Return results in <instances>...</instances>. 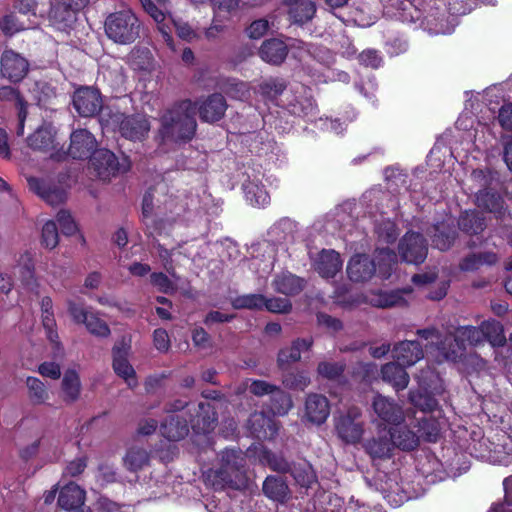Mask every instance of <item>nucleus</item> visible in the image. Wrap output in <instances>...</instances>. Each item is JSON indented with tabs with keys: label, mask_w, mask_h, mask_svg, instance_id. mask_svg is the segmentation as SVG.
Returning a JSON list of instances; mask_svg holds the SVG:
<instances>
[{
	"label": "nucleus",
	"mask_w": 512,
	"mask_h": 512,
	"mask_svg": "<svg viewBox=\"0 0 512 512\" xmlns=\"http://www.w3.org/2000/svg\"><path fill=\"white\" fill-rule=\"evenodd\" d=\"M129 352L130 345L125 342L113 348V370L130 388H134L138 385V381L136 372L128 360Z\"/></svg>",
	"instance_id": "obj_18"
},
{
	"label": "nucleus",
	"mask_w": 512,
	"mask_h": 512,
	"mask_svg": "<svg viewBox=\"0 0 512 512\" xmlns=\"http://www.w3.org/2000/svg\"><path fill=\"white\" fill-rule=\"evenodd\" d=\"M294 223L290 219H281L269 230V235L277 242H285L292 238Z\"/></svg>",
	"instance_id": "obj_54"
},
{
	"label": "nucleus",
	"mask_w": 512,
	"mask_h": 512,
	"mask_svg": "<svg viewBox=\"0 0 512 512\" xmlns=\"http://www.w3.org/2000/svg\"><path fill=\"white\" fill-rule=\"evenodd\" d=\"M29 69L28 61L13 50H5L1 56V74L12 82L22 80Z\"/></svg>",
	"instance_id": "obj_19"
},
{
	"label": "nucleus",
	"mask_w": 512,
	"mask_h": 512,
	"mask_svg": "<svg viewBox=\"0 0 512 512\" xmlns=\"http://www.w3.org/2000/svg\"><path fill=\"white\" fill-rule=\"evenodd\" d=\"M216 413L210 402H199L196 415L190 420L192 428L197 433H209L215 428Z\"/></svg>",
	"instance_id": "obj_25"
},
{
	"label": "nucleus",
	"mask_w": 512,
	"mask_h": 512,
	"mask_svg": "<svg viewBox=\"0 0 512 512\" xmlns=\"http://www.w3.org/2000/svg\"><path fill=\"white\" fill-rule=\"evenodd\" d=\"M246 200L252 206H266L270 202V196L257 180H248L243 183Z\"/></svg>",
	"instance_id": "obj_38"
},
{
	"label": "nucleus",
	"mask_w": 512,
	"mask_h": 512,
	"mask_svg": "<svg viewBox=\"0 0 512 512\" xmlns=\"http://www.w3.org/2000/svg\"><path fill=\"white\" fill-rule=\"evenodd\" d=\"M304 286V279L290 272H282L273 280V287L275 291L287 296L300 293Z\"/></svg>",
	"instance_id": "obj_33"
},
{
	"label": "nucleus",
	"mask_w": 512,
	"mask_h": 512,
	"mask_svg": "<svg viewBox=\"0 0 512 512\" xmlns=\"http://www.w3.org/2000/svg\"><path fill=\"white\" fill-rule=\"evenodd\" d=\"M498 257L493 252L471 254L465 257L460 263V269L463 271H474L482 265H492L496 263Z\"/></svg>",
	"instance_id": "obj_48"
},
{
	"label": "nucleus",
	"mask_w": 512,
	"mask_h": 512,
	"mask_svg": "<svg viewBox=\"0 0 512 512\" xmlns=\"http://www.w3.org/2000/svg\"><path fill=\"white\" fill-rule=\"evenodd\" d=\"M288 491V486L281 477L268 476L263 483L264 494L275 501H283Z\"/></svg>",
	"instance_id": "obj_44"
},
{
	"label": "nucleus",
	"mask_w": 512,
	"mask_h": 512,
	"mask_svg": "<svg viewBox=\"0 0 512 512\" xmlns=\"http://www.w3.org/2000/svg\"><path fill=\"white\" fill-rule=\"evenodd\" d=\"M89 163L95 175L104 181L125 173L130 167L126 157L118 159L112 151L105 148L96 149L90 157Z\"/></svg>",
	"instance_id": "obj_8"
},
{
	"label": "nucleus",
	"mask_w": 512,
	"mask_h": 512,
	"mask_svg": "<svg viewBox=\"0 0 512 512\" xmlns=\"http://www.w3.org/2000/svg\"><path fill=\"white\" fill-rule=\"evenodd\" d=\"M160 432L170 441H179L189 432L188 422L182 414H170L160 425Z\"/></svg>",
	"instance_id": "obj_26"
},
{
	"label": "nucleus",
	"mask_w": 512,
	"mask_h": 512,
	"mask_svg": "<svg viewBox=\"0 0 512 512\" xmlns=\"http://www.w3.org/2000/svg\"><path fill=\"white\" fill-rule=\"evenodd\" d=\"M376 232L379 239L386 243L394 242L399 234L395 224L389 220L378 224Z\"/></svg>",
	"instance_id": "obj_63"
},
{
	"label": "nucleus",
	"mask_w": 512,
	"mask_h": 512,
	"mask_svg": "<svg viewBox=\"0 0 512 512\" xmlns=\"http://www.w3.org/2000/svg\"><path fill=\"white\" fill-rule=\"evenodd\" d=\"M312 339H297L290 347L279 351L277 363L281 369H285L291 363L297 362L301 358V353L312 347Z\"/></svg>",
	"instance_id": "obj_31"
},
{
	"label": "nucleus",
	"mask_w": 512,
	"mask_h": 512,
	"mask_svg": "<svg viewBox=\"0 0 512 512\" xmlns=\"http://www.w3.org/2000/svg\"><path fill=\"white\" fill-rule=\"evenodd\" d=\"M381 375L383 381L393 386L396 391L404 390L409 383V375L405 368L395 362L382 366Z\"/></svg>",
	"instance_id": "obj_32"
},
{
	"label": "nucleus",
	"mask_w": 512,
	"mask_h": 512,
	"mask_svg": "<svg viewBox=\"0 0 512 512\" xmlns=\"http://www.w3.org/2000/svg\"><path fill=\"white\" fill-rule=\"evenodd\" d=\"M36 26L37 23L33 21L24 23L14 12L7 13L0 19V29L6 36H12L26 29H34Z\"/></svg>",
	"instance_id": "obj_42"
},
{
	"label": "nucleus",
	"mask_w": 512,
	"mask_h": 512,
	"mask_svg": "<svg viewBox=\"0 0 512 512\" xmlns=\"http://www.w3.org/2000/svg\"><path fill=\"white\" fill-rule=\"evenodd\" d=\"M394 4L398 5L399 12L397 13V17L402 22H410L413 23L419 19V12L413 6V4L408 0H395Z\"/></svg>",
	"instance_id": "obj_60"
},
{
	"label": "nucleus",
	"mask_w": 512,
	"mask_h": 512,
	"mask_svg": "<svg viewBox=\"0 0 512 512\" xmlns=\"http://www.w3.org/2000/svg\"><path fill=\"white\" fill-rule=\"evenodd\" d=\"M409 401L423 413L425 411H433L437 406V402L432 396L420 390H411L409 392Z\"/></svg>",
	"instance_id": "obj_55"
},
{
	"label": "nucleus",
	"mask_w": 512,
	"mask_h": 512,
	"mask_svg": "<svg viewBox=\"0 0 512 512\" xmlns=\"http://www.w3.org/2000/svg\"><path fill=\"white\" fill-rule=\"evenodd\" d=\"M244 457L241 452L225 450L220 457V465L206 473V482L214 489L226 487L240 489L246 484Z\"/></svg>",
	"instance_id": "obj_3"
},
{
	"label": "nucleus",
	"mask_w": 512,
	"mask_h": 512,
	"mask_svg": "<svg viewBox=\"0 0 512 512\" xmlns=\"http://www.w3.org/2000/svg\"><path fill=\"white\" fill-rule=\"evenodd\" d=\"M282 382L288 389L304 390L310 384V378L304 372H290L283 376Z\"/></svg>",
	"instance_id": "obj_58"
},
{
	"label": "nucleus",
	"mask_w": 512,
	"mask_h": 512,
	"mask_svg": "<svg viewBox=\"0 0 512 512\" xmlns=\"http://www.w3.org/2000/svg\"><path fill=\"white\" fill-rule=\"evenodd\" d=\"M370 304L380 308H390L395 306H403L406 300L400 291L383 292L373 294L369 299Z\"/></svg>",
	"instance_id": "obj_47"
},
{
	"label": "nucleus",
	"mask_w": 512,
	"mask_h": 512,
	"mask_svg": "<svg viewBox=\"0 0 512 512\" xmlns=\"http://www.w3.org/2000/svg\"><path fill=\"white\" fill-rule=\"evenodd\" d=\"M417 334L425 340H431L439 351V362L446 360L458 362L465 355L467 346H478L484 343L481 327L463 326L457 328L450 336L441 340L440 333L435 328L418 330Z\"/></svg>",
	"instance_id": "obj_1"
},
{
	"label": "nucleus",
	"mask_w": 512,
	"mask_h": 512,
	"mask_svg": "<svg viewBox=\"0 0 512 512\" xmlns=\"http://www.w3.org/2000/svg\"><path fill=\"white\" fill-rule=\"evenodd\" d=\"M477 205L493 213L497 218H501L505 214L504 200L497 193L484 190L477 194Z\"/></svg>",
	"instance_id": "obj_36"
},
{
	"label": "nucleus",
	"mask_w": 512,
	"mask_h": 512,
	"mask_svg": "<svg viewBox=\"0 0 512 512\" xmlns=\"http://www.w3.org/2000/svg\"><path fill=\"white\" fill-rule=\"evenodd\" d=\"M88 3L89 0H51V25L58 30H65L76 20V13Z\"/></svg>",
	"instance_id": "obj_11"
},
{
	"label": "nucleus",
	"mask_w": 512,
	"mask_h": 512,
	"mask_svg": "<svg viewBox=\"0 0 512 512\" xmlns=\"http://www.w3.org/2000/svg\"><path fill=\"white\" fill-rule=\"evenodd\" d=\"M144 10L156 22L163 39L170 44L172 41V26L175 27L178 36L190 41L195 37V32L184 22L172 18L167 0H140Z\"/></svg>",
	"instance_id": "obj_6"
},
{
	"label": "nucleus",
	"mask_w": 512,
	"mask_h": 512,
	"mask_svg": "<svg viewBox=\"0 0 512 512\" xmlns=\"http://www.w3.org/2000/svg\"><path fill=\"white\" fill-rule=\"evenodd\" d=\"M435 233L432 236L433 246L441 251L448 250L454 243L456 232L448 222H442L434 227Z\"/></svg>",
	"instance_id": "obj_41"
},
{
	"label": "nucleus",
	"mask_w": 512,
	"mask_h": 512,
	"mask_svg": "<svg viewBox=\"0 0 512 512\" xmlns=\"http://www.w3.org/2000/svg\"><path fill=\"white\" fill-rule=\"evenodd\" d=\"M250 433L259 440L272 439L277 435L278 425L273 418L264 412H255L248 419Z\"/></svg>",
	"instance_id": "obj_22"
},
{
	"label": "nucleus",
	"mask_w": 512,
	"mask_h": 512,
	"mask_svg": "<svg viewBox=\"0 0 512 512\" xmlns=\"http://www.w3.org/2000/svg\"><path fill=\"white\" fill-rule=\"evenodd\" d=\"M365 451L373 459L389 458L394 449L392 439L389 432L378 438H371L363 444Z\"/></svg>",
	"instance_id": "obj_35"
},
{
	"label": "nucleus",
	"mask_w": 512,
	"mask_h": 512,
	"mask_svg": "<svg viewBox=\"0 0 512 512\" xmlns=\"http://www.w3.org/2000/svg\"><path fill=\"white\" fill-rule=\"evenodd\" d=\"M59 242V234L56 223L52 220L47 221L41 232V243L48 249H54Z\"/></svg>",
	"instance_id": "obj_57"
},
{
	"label": "nucleus",
	"mask_w": 512,
	"mask_h": 512,
	"mask_svg": "<svg viewBox=\"0 0 512 512\" xmlns=\"http://www.w3.org/2000/svg\"><path fill=\"white\" fill-rule=\"evenodd\" d=\"M196 104L191 100H182L168 108L161 116L159 135L163 142L185 143L190 141L195 132Z\"/></svg>",
	"instance_id": "obj_2"
},
{
	"label": "nucleus",
	"mask_w": 512,
	"mask_h": 512,
	"mask_svg": "<svg viewBox=\"0 0 512 512\" xmlns=\"http://www.w3.org/2000/svg\"><path fill=\"white\" fill-rule=\"evenodd\" d=\"M293 403L289 394L276 386L271 394V411L276 415H285L292 408Z\"/></svg>",
	"instance_id": "obj_51"
},
{
	"label": "nucleus",
	"mask_w": 512,
	"mask_h": 512,
	"mask_svg": "<svg viewBox=\"0 0 512 512\" xmlns=\"http://www.w3.org/2000/svg\"><path fill=\"white\" fill-rule=\"evenodd\" d=\"M285 88L286 84L282 79L270 78L259 85V93L266 99L274 100L282 95Z\"/></svg>",
	"instance_id": "obj_53"
},
{
	"label": "nucleus",
	"mask_w": 512,
	"mask_h": 512,
	"mask_svg": "<svg viewBox=\"0 0 512 512\" xmlns=\"http://www.w3.org/2000/svg\"><path fill=\"white\" fill-rule=\"evenodd\" d=\"M85 491L71 482L64 486L58 497L59 506L67 511L77 510L84 505Z\"/></svg>",
	"instance_id": "obj_27"
},
{
	"label": "nucleus",
	"mask_w": 512,
	"mask_h": 512,
	"mask_svg": "<svg viewBox=\"0 0 512 512\" xmlns=\"http://www.w3.org/2000/svg\"><path fill=\"white\" fill-rule=\"evenodd\" d=\"M489 459L494 463L502 466L512 464V453L505 450L504 445L496 444L490 449Z\"/></svg>",
	"instance_id": "obj_62"
},
{
	"label": "nucleus",
	"mask_w": 512,
	"mask_h": 512,
	"mask_svg": "<svg viewBox=\"0 0 512 512\" xmlns=\"http://www.w3.org/2000/svg\"><path fill=\"white\" fill-rule=\"evenodd\" d=\"M62 394L63 400L67 403L77 401L81 393V381L78 373L74 370L65 372L62 379Z\"/></svg>",
	"instance_id": "obj_37"
},
{
	"label": "nucleus",
	"mask_w": 512,
	"mask_h": 512,
	"mask_svg": "<svg viewBox=\"0 0 512 512\" xmlns=\"http://www.w3.org/2000/svg\"><path fill=\"white\" fill-rule=\"evenodd\" d=\"M288 54L287 45L280 39L272 38L263 42L259 55L267 63L278 65L282 63Z\"/></svg>",
	"instance_id": "obj_28"
},
{
	"label": "nucleus",
	"mask_w": 512,
	"mask_h": 512,
	"mask_svg": "<svg viewBox=\"0 0 512 512\" xmlns=\"http://www.w3.org/2000/svg\"><path fill=\"white\" fill-rule=\"evenodd\" d=\"M361 416V409L353 406L334 417L336 434L346 444H356L362 439L364 425Z\"/></svg>",
	"instance_id": "obj_9"
},
{
	"label": "nucleus",
	"mask_w": 512,
	"mask_h": 512,
	"mask_svg": "<svg viewBox=\"0 0 512 512\" xmlns=\"http://www.w3.org/2000/svg\"><path fill=\"white\" fill-rule=\"evenodd\" d=\"M97 147V140L87 129L74 130L70 135L68 155L73 159L91 157Z\"/></svg>",
	"instance_id": "obj_17"
},
{
	"label": "nucleus",
	"mask_w": 512,
	"mask_h": 512,
	"mask_svg": "<svg viewBox=\"0 0 512 512\" xmlns=\"http://www.w3.org/2000/svg\"><path fill=\"white\" fill-rule=\"evenodd\" d=\"M311 267L316 271L322 278H333L341 271L343 261L340 258V254L335 250L323 249L316 255H311Z\"/></svg>",
	"instance_id": "obj_14"
},
{
	"label": "nucleus",
	"mask_w": 512,
	"mask_h": 512,
	"mask_svg": "<svg viewBox=\"0 0 512 512\" xmlns=\"http://www.w3.org/2000/svg\"><path fill=\"white\" fill-rule=\"evenodd\" d=\"M101 121L106 127L117 129L123 137L133 141L144 139L151 128L148 118L143 114L125 116L116 111L109 113L108 118L103 114Z\"/></svg>",
	"instance_id": "obj_7"
},
{
	"label": "nucleus",
	"mask_w": 512,
	"mask_h": 512,
	"mask_svg": "<svg viewBox=\"0 0 512 512\" xmlns=\"http://www.w3.org/2000/svg\"><path fill=\"white\" fill-rule=\"evenodd\" d=\"M285 4L291 20L297 24L311 20L316 12L315 3L312 0H285Z\"/></svg>",
	"instance_id": "obj_30"
},
{
	"label": "nucleus",
	"mask_w": 512,
	"mask_h": 512,
	"mask_svg": "<svg viewBox=\"0 0 512 512\" xmlns=\"http://www.w3.org/2000/svg\"><path fill=\"white\" fill-rule=\"evenodd\" d=\"M393 358L402 367L412 366L424 356L423 350L417 341H402L396 344L392 350Z\"/></svg>",
	"instance_id": "obj_23"
},
{
	"label": "nucleus",
	"mask_w": 512,
	"mask_h": 512,
	"mask_svg": "<svg viewBox=\"0 0 512 512\" xmlns=\"http://www.w3.org/2000/svg\"><path fill=\"white\" fill-rule=\"evenodd\" d=\"M344 371V364L340 362L322 361L318 364V374L329 380L338 379Z\"/></svg>",
	"instance_id": "obj_59"
},
{
	"label": "nucleus",
	"mask_w": 512,
	"mask_h": 512,
	"mask_svg": "<svg viewBox=\"0 0 512 512\" xmlns=\"http://www.w3.org/2000/svg\"><path fill=\"white\" fill-rule=\"evenodd\" d=\"M13 274L29 289L33 290L37 286L34 277L33 255L30 252L26 251L20 255L16 266L13 268Z\"/></svg>",
	"instance_id": "obj_29"
},
{
	"label": "nucleus",
	"mask_w": 512,
	"mask_h": 512,
	"mask_svg": "<svg viewBox=\"0 0 512 512\" xmlns=\"http://www.w3.org/2000/svg\"><path fill=\"white\" fill-rule=\"evenodd\" d=\"M104 30L114 43L129 45L140 36L141 23L131 9L124 8L106 17Z\"/></svg>",
	"instance_id": "obj_5"
},
{
	"label": "nucleus",
	"mask_w": 512,
	"mask_h": 512,
	"mask_svg": "<svg viewBox=\"0 0 512 512\" xmlns=\"http://www.w3.org/2000/svg\"><path fill=\"white\" fill-rule=\"evenodd\" d=\"M373 412L372 422L381 425H399L404 419V410L402 406L394 399L376 394L371 402Z\"/></svg>",
	"instance_id": "obj_10"
},
{
	"label": "nucleus",
	"mask_w": 512,
	"mask_h": 512,
	"mask_svg": "<svg viewBox=\"0 0 512 512\" xmlns=\"http://www.w3.org/2000/svg\"><path fill=\"white\" fill-rule=\"evenodd\" d=\"M393 446L402 450H413L419 444V435L407 427H400L389 431Z\"/></svg>",
	"instance_id": "obj_39"
},
{
	"label": "nucleus",
	"mask_w": 512,
	"mask_h": 512,
	"mask_svg": "<svg viewBox=\"0 0 512 512\" xmlns=\"http://www.w3.org/2000/svg\"><path fill=\"white\" fill-rule=\"evenodd\" d=\"M54 137L53 129L49 126H43L31 134L27 141L28 145L33 149L48 151L55 148Z\"/></svg>",
	"instance_id": "obj_40"
},
{
	"label": "nucleus",
	"mask_w": 512,
	"mask_h": 512,
	"mask_svg": "<svg viewBox=\"0 0 512 512\" xmlns=\"http://www.w3.org/2000/svg\"><path fill=\"white\" fill-rule=\"evenodd\" d=\"M330 415L329 400L322 394L310 393L304 404L303 419L313 425L323 424Z\"/></svg>",
	"instance_id": "obj_16"
},
{
	"label": "nucleus",
	"mask_w": 512,
	"mask_h": 512,
	"mask_svg": "<svg viewBox=\"0 0 512 512\" xmlns=\"http://www.w3.org/2000/svg\"><path fill=\"white\" fill-rule=\"evenodd\" d=\"M73 106L83 117H92L102 108V99L98 90L82 87L73 95Z\"/></svg>",
	"instance_id": "obj_15"
},
{
	"label": "nucleus",
	"mask_w": 512,
	"mask_h": 512,
	"mask_svg": "<svg viewBox=\"0 0 512 512\" xmlns=\"http://www.w3.org/2000/svg\"><path fill=\"white\" fill-rule=\"evenodd\" d=\"M195 104L198 105L200 118L209 123L220 120L227 109L226 100L219 93H214Z\"/></svg>",
	"instance_id": "obj_21"
},
{
	"label": "nucleus",
	"mask_w": 512,
	"mask_h": 512,
	"mask_svg": "<svg viewBox=\"0 0 512 512\" xmlns=\"http://www.w3.org/2000/svg\"><path fill=\"white\" fill-rule=\"evenodd\" d=\"M418 435L426 441L435 442L440 434L441 423L431 415L418 417Z\"/></svg>",
	"instance_id": "obj_45"
},
{
	"label": "nucleus",
	"mask_w": 512,
	"mask_h": 512,
	"mask_svg": "<svg viewBox=\"0 0 512 512\" xmlns=\"http://www.w3.org/2000/svg\"><path fill=\"white\" fill-rule=\"evenodd\" d=\"M283 105L288 111L296 116L311 117L315 115L316 105L310 94V90L304 85H297L286 93Z\"/></svg>",
	"instance_id": "obj_12"
},
{
	"label": "nucleus",
	"mask_w": 512,
	"mask_h": 512,
	"mask_svg": "<svg viewBox=\"0 0 512 512\" xmlns=\"http://www.w3.org/2000/svg\"><path fill=\"white\" fill-rule=\"evenodd\" d=\"M263 308L272 313H287L291 310V303L289 300L279 297L266 298Z\"/></svg>",
	"instance_id": "obj_64"
},
{
	"label": "nucleus",
	"mask_w": 512,
	"mask_h": 512,
	"mask_svg": "<svg viewBox=\"0 0 512 512\" xmlns=\"http://www.w3.org/2000/svg\"><path fill=\"white\" fill-rule=\"evenodd\" d=\"M226 93L231 98L246 100L250 97V87L245 82L231 80L226 87Z\"/></svg>",
	"instance_id": "obj_61"
},
{
	"label": "nucleus",
	"mask_w": 512,
	"mask_h": 512,
	"mask_svg": "<svg viewBox=\"0 0 512 512\" xmlns=\"http://www.w3.org/2000/svg\"><path fill=\"white\" fill-rule=\"evenodd\" d=\"M483 331L484 341H488L492 346L504 345L506 338L504 336L503 327L497 321H484L480 325Z\"/></svg>",
	"instance_id": "obj_49"
},
{
	"label": "nucleus",
	"mask_w": 512,
	"mask_h": 512,
	"mask_svg": "<svg viewBox=\"0 0 512 512\" xmlns=\"http://www.w3.org/2000/svg\"><path fill=\"white\" fill-rule=\"evenodd\" d=\"M84 325L91 334L97 337H108L110 335L109 326L96 313L91 312Z\"/></svg>",
	"instance_id": "obj_56"
},
{
	"label": "nucleus",
	"mask_w": 512,
	"mask_h": 512,
	"mask_svg": "<svg viewBox=\"0 0 512 512\" xmlns=\"http://www.w3.org/2000/svg\"><path fill=\"white\" fill-rule=\"evenodd\" d=\"M150 464V453L143 447H129L123 457V465L130 472H138Z\"/></svg>",
	"instance_id": "obj_34"
},
{
	"label": "nucleus",
	"mask_w": 512,
	"mask_h": 512,
	"mask_svg": "<svg viewBox=\"0 0 512 512\" xmlns=\"http://www.w3.org/2000/svg\"><path fill=\"white\" fill-rule=\"evenodd\" d=\"M234 309L262 310L265 305V296L262 294H245L231 300Z\"/></svg>",
	"instance_id": "obj_52"
},
{
	"label": "nucleus",
	"mask_w": 512,
	"mask_h": 512,
	"mask_svg": "<svg viewBox=\"0 0 512 512\" xmlns=\"http://www.w3.org/2000/svg\"><path fill=\"white\" fill-rule=\"evenodd\" d=\"M376 260L377 264L364 254L354 255L347 266L349 279L353 282H365L370 280L376 271L382 278H388L397 262V255L388 248H381L376 251Z\"/></svg>",
	"instance_id": "obj_4"
},
{
	"label": "nucleus",
	"mask_w": 512,
	"mask_h": 512,
	"mask_svg": "<svg viewBox=\"0 0 512 512\" xmlns=\"http://www.w3.org/2000/svg\"><path fill=\"white\" fill-rule=\"evenodd\" d=\"M427 251L426 241L419 233L407 232L399 244V253L407 263H422L427 257Z\"/></svg>",
	"instance_id": "obj_13"
},
{
	"label": "nucleus",
	"mask_w": 512,
	"mask_h": 512,
	"mask_svg": "<svg viewBox=\"0 0 512 512\" xmlns=\"http://www.w3.org/2000/svg\"><path fill=\"white\" fill-rule=\"evenodd\" d=\"M459 227L468 234H478L484 230V218L477 211H465L461 214Z\"/></svg>",
	"instance_id": "obj_46"
},
{
	"label": "nucleus",
	"mask_w": 512,
	"mask_h": 512,
	"mask_svg": "<svg viewBox=\"0 0 512 512\" xmlns=\"http://www.w3.org/2000/svg\"><path fill=\"white\" fill-rule=\"evenodd\" d=\"M254 251L262 252V258L259 257L260 255L254 256L249 263V268L259 277L264 278L274 268L276 260L275 246L270 241H264L259 243L257 248H253Z\"/></svg>",
	"instance_id": "obj_20"
},
{
	"label": "nucleus",
	"mask_w": 512,
	"mask_h": 512,
	"mask_svg": "<svg viewBox=\"0 0 512 512\" xmlns=\"http://www.w3.org/2000/svg\"><path fill=\"white\" fill-rule=\"evenodd\" d=\"M26 386L28 388L29 399L33 404H43L49 399V392L40 379L28 377L26 379Z\"/></svg>",
	"instance_id": "obj_50"
},
{
	"label": "nucleus",
	"mask_w": 512,
	"mask_h": 512,
	"mask_svg": "<svg viewBox=\"0 0 512 512\" xmlns=\"http://www.w3.org/2000/svg\"><path fill=\"white\" fill-rule=\"evenodd\" d=\"M28 186L31 191L38 194L51 206L59 205L66 200V191L61 187L50 186L41 179L30 177L28 178Z\"/></svg>",
	"instance_id": "obj_24"
},
{
	"label": "nucleus",
	"mask_w": 512,
	"mask_h": 512,
	"mask_svg": "<svg viewBox=\"0 0 512 512\" xmlns=\"http://www.w3.org/2000/svg\"><path fill=\"white\" fill-rule=\"evenodd\" d=\"M289 472L301 487H310L316 481V475L312 466L306 462L301 461L291 465Z\"/></svg>",
	"instance_id": "obj_43"
}]
</instances>
